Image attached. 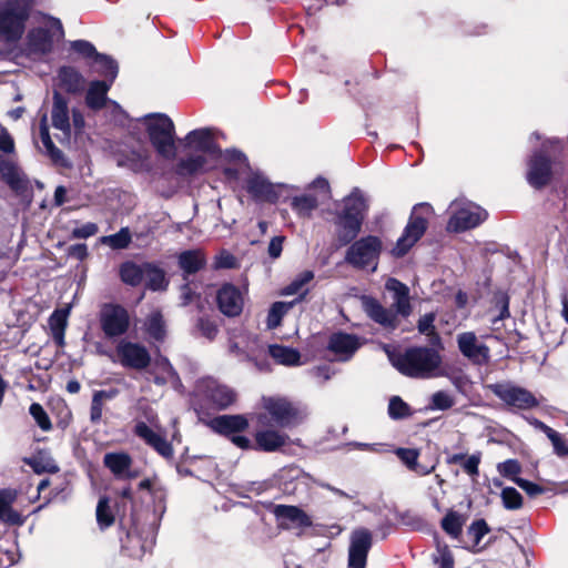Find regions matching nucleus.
Returning <instances> with one entry per match:
<instances>
[{
	"instance_id": "obj_37",
	"label": "nucleus",
	"mask_w": 568,
	"mask_h": 568,
	"mask_svg": "<svg viewBox=\"0 0 568 568\" xmlns=\"http://www.w3.org/2000/svg\"><path fill=\"white\" fill-rule=\"evenodd\" d=\"M270 356L278 364L285 366H298L301 365V354L297 349L273 344L268 345Z\"/></svg>"
},
{
	"instance_id": "obj_21",
	"label": "nucleus",
	"mask_w": 568,
	"mask_h": 568,
	"mask_svg": "<svg viewBox=\"0 0 568 568\" xmlns=\"http://www.w3.org/2000/svg\"><path fill=\"white\" fill-rule=\"evenodd\" d=\"M134 434L139 438L143 439L145 444L152 447L163 458L171 459L173 457L174 450L171 443L168 442L164 436L155 433L144 422L135 424Z\"/></svg>"
},
{
	"instance_id": "obj_35",
	"label": "nucleus",
	"mask_w": 568,
	"mask_h": 568,
	"mask_svg": "<svg viewBox=\"0 0 568 568\" xmlns=\"http://www.w3.org/2000/svg\"><path fill=\"white\" fill-rule=\"evenodd\" d=\"M14 500V494L10 490H0V520L9 525L21 526L24 517L17 510L11 508Z\"/></svg>"
},
{
	"instance_id": "obj_59",
	"label": "nucleus",
	"mask_w": 568,
	"mask_h": 568,
	"mask_svg": "<svg viewBox=\"0 0 568 568\" xmlns=\"http://www.w3.org/2000/svg\"><path fill=\"white\" fill-rule=\"evenodd\" d=\"M499 474L513 480L519 478L517 475L521 471V466L517 459H507L497 466Z\"/></svg>"
},
{
	"instance_id": "obj_51",
	"label": "nucleus",
	"mask_w": 568,
	"mask_h": 568,
	"mask_svg": "<svg viewBox=\"0 0 568 568\" xmlns=\"http://www.w3.org/2000/svg\"><path fill=\"white\" fill-rule=\"evenodd\" d=\"M395 454L409 470L419 473V469H422V467L417 462L419 456V452L417 449L397 448L395 450Z\"/></svg>"
},
{
	"instance_id": "obj_27",
	"label": "nucleus",
	"mask_w": 568,
	"mask_h": 568,
	"mask_svg": "<svg viewBox=\"0 0 568 568\" xmlns=\"http://www.w3.org/2000/svg\"><path fill=\"white\" fill-rule=\"evenodd\" d=\"M385 287L393 294V306L396 313L404 317L408 316L412 311L408 287L394 277L387 280Z\"/></svg>"
},
{
	"instance_id": "obj_53",
	"label": "nucleus",
	"mask_w": 568,
	"mask_h": 568,
	"mask_svg": "<svg viewBox=\"0 0 568 568\" xmlns=\"http://www.w3.org/2000/svg\"><path fill=\"white\" fill-rule=\"evenodd\" d=\"M455 405V398L445 390L435 392L430 397L428 409L447 410Z\"/></svg>"
},
{
	"instance_id": "obj_40",
	"label": "nucleus",
	"mask_w": 568,
	"mask_h": 568,
	"mask_svg": "<svg viewBox=\"0 0 568 568\" xmlns=\"http://www.w3.org/2000/svg\"><path fill=\"white\" fill-rule=\"evenodd\" d=\"M206 159L202 154H191L181 159L176 164V173L181 176H191L203 172Z\"/></svg>"
},
{
	"instance_id": "obj_10",
	"label": "nucleus",
	"mask_w": 568,
	"mask_h": 568,
	"mask_svg": "<svg viewBox=\"0 0 568 568\" xmlns=\"http://www.w3.org/2000/svg\"><path fill=\"white\" fill-rule=\"evenodd\" d=\"M487 388L506 405L518 409H531L539 405L538 399L530 390L511 383L489 384Z\"/></svg>"
},
{
	"instance_id": "obj_7",
	"label": "nucleus",
	"mask_w": 568,
	"mask_h": 568,
	"mask_svg": "<svg viewBox=\"0 0 568 568\" xmlns=\"http://www.w3.org/2000/svg\"><path fill=\"white\" fill-rule=\"evenodd\" d=\"M384 349L392 365L403 375L409 377L426 376V347H410L404 353H398L389 345H385Z\"/></svg>"
},
{
	"instance_id": "obj_57",
	"label": "nucleus",
	"mask_w": 568,
	"mask_h": 568,
	"mask_svg": "<svg viewBox=\"0 0 568 568\" xmlns=\"http://www.w3.org/2000/svg\"><path fill=\"white\" fill-rule=\"evenodd\" d=\"M29 413L43 432L52 429L50 417L39 403H32L29 407Z\"/></svg>"
},
{
	"instance_id": "obj_9",
	"label": "nucleus",
	"mask_w": 568,
	"mask_h": 568,
	"mask_svg": "<svg viewBox=\"0 0 568 568\" xmlns=\"http://www.w3.org/2000/svg\"><path fill=\"white\" fill-rule=\"evenodd\" d=\"M52 31L44 28L31 29L26 39V51L29 55H43L49 53L53 47V38H63L62 23L57 18H50Z\"/></svg>"
},
{
	"instance_id": "obj_34",
	"label": "nucleus",
	"mask_w": 568,
	"mask_h": 568,
	"mask_svg": "<svg viewBox=\"0 0 568 568\" xmlns=\"http://www.w3.org/2000/svg\"><path fill=\"white\" fill-rule=\"evenodd\" d=\"M113 82L106 80H95L89 85L85 95V103L92 110H101L106 103V94Z\"/></svg>"
},
{
	"instance_id": "obj_50",
	"label": "nucleus",
	"mask_w": 568,
	"mask_h": 568,
	"mask_svg": "<svg viewBox=\"0 0 568 568\" xmlns=\"http://www.w3.org/2000/svg\"><path fill=\"white\" fill-rule=\"evenodd\" d=\"M490 530L485 519H477L470 524L467 528L466 536L471 540V545L468 547L475 548L479 545L481 538Z\"/></svg>"
},
{
	"instance_id": "obj_30",
	"label": "nucleus",
	"mask_w": 568,
	"mask_h": 568,
	"mask_svg": "<svg viewBox=\"0 0 568 568\" xmlns=\"http://www.w3.org/2000/svg\"><path fill=\"white\" fill-rule=\"evenodd\" d=\"M52 125L69 135L71 131L68 101L58 91L53 92V105L51 111Z\"/></svg>"
},
{
	"instance_id": "obj_61",
	"label": "nucleus",
	"mask_w": 568,
	"mask_h": 568,
	"mask_svg": "<svg viewBox=\"0 0 568 568\" xmlns=\"http://www.w3.org/2000/svg\"><path fill=\"white\" fill-rule=\"evenodd\" d=\"M71 49L84 58L95 59L99 52L95 47L87 40H75L71 43Z\"/></svg>"
},
{
	"instance_id": "obj_16",
	"label": "nucleus",
	"mask_w": 568,
	"mask_h": 568,
	"mask_svg": "<svg viewBox=\"0 0 568 568\" xmlns=\"http://www.w3.org/2000/svg\"><path fill=\"white\" fill-rule=\"evenodd\" d=\"M425 203H419L414 206L413 214L408 224L406 225L402 236L397 240L396 245L392 250V254L396 257L404 256L409 248L417 242L426 230V220L423 217H414L417 210L422 209Z\"/></svg>"
},
{
	"instance_id": "obj_33",
	"label": "nucleus",
	"mask_w": 568,
	"mask_h": 568,
	"mask_svg": "<svg viewBox=\"0 0 568 568\" xmlns=\"http://www.w3.org/2000/svg\"><path fill=\"white\" fill-rule=\"evenodd\" d=\"M153 538L143 540L136 529L128 531L124 539H122V550L132 558H141L153 545Z\"/></svg>"
},
{
	"instance_id": "obj_23",
	"label": "nucleus",
	"mask_w": 568,
	"mask_h": 568,
	"mask_svg": "<svg viewBox=\"0 0 568 568\" xmlns=\"http://www.w3.org/2000/svg\"><path fill=\"white\" fill-rule=\"evenodd\" d=\"M246 189L257 201L275 203L280 197L277 187L257 173L248 178Z\"/></svg>"
},
{
	"instance_id": "obj_17",
	"label": "nucleus",
	"mask_w": 568,
	"mask_h": 568,
	"mask_svg": "<svg viewBox=\"0 0 568 568\" xmlns=\"http://www.w3.org/2000/svg\"><path fill=\"white\" fill-rule=\"evenodd\" d=\"M373 537L368 529L357 528L351 535L348 568H365Z\"/></svg>"
},
{
	"instance_id": "obj_22",
	"label": "nucleus",
	"mask_w": 568,
	"mask_h": 568,
	"mask_svg": "<svg viewBox=\"0 0 568 568\" xmlns=\"http://www.w3.org/2000/svg\"><path fill=\"white\" fill-rule=\"evenodd\" d=\"M273 514L283 528H290L291 525L308 528L313 525L311 517L297 506L276 505L274 506Z\"/></svg>"
},
{
	"instance_id": "obj_15",
	"label": "nucleus",
	"mask_w": 568,
	"mask_h": 568,
	"mask_svg": "<svg viewBox=\"0 0 568 568\" xmlns=\"http://www.w3.org/2000/svg\"><path fill=\"white\" fill-rule=\"evenodd\" d=\"M0 178L17 195H24L30 190L27 174L12 158L0 155Z\"/></svg>"
},
{
	"instance_id": "obj_63",
	"label": "nucleus",
	"mask_w": 568,
	"mask_h": 568,
	"mask_svg": "<svg viewBox=\"0 0 568 568\" xmlns=\"http://www.w3.org/2000/svg\"><path fill=\"white\" fill-rule=\"evenodd\" d=\"M399 521L414 530H419L424 526V520L413 510H406L399 515Z\"/></svg>"
},
{
	"instance_id": "obj_44",
	"label": "nucleus",
	"mask_w": 568,
	"mask_h": 568,
	"mask_svg": "<svg viewBox=\"0 0 568 568\" xmlns=\"http://www.w3.org/2000/svg\"><path fill=\"white\" fill-rule=\"evenodd\" d=\"M144 327L149 336L154 341L162 342L165 338V322L160 311H153L148 315Z\"/></svg>"
},
{
	"instance_id": "obj_42",
	"label": "nucleus",
	"mask_w": 568,
	"mask_h": 568,
	"mask_svg": "<svg viewBox=\"0 0 568 568\" xmlns=\"http://www.w3.org/2000/svg\"><path fill=\"white\" fill-rule=\"evenodd\" d=\"M92 68L95 73L104 77V80L109 82H114L119 72V67L115 60L102 53H99L93 60Z\"/></svg>"
},
{
	"instance_id": "obj_32",
	"label": "nucleus",
	"mask_w": 568,
	"mask_h": 568,
	"mask_svg": "<svg viewBox=\"0 0 568 568\" xmlns=\"http://www.w3.org/2000/svg\"><path fill=\"white\" fill-rule=\"evenodd\" d=\"M150 152L145 149L132 150L118 160L120 166H125L133 172H149L152 169Z\"/></svg>"
},
{
	"instance_id": "obj_24",
	"label": "nucleus",
	"mask_w": 568,
	"mask_h": 568,
	"mask_svg": "<svg viewBox=\"0 0 568 568\" xmlns=\"http://www.w3.org/2000/svg\"><path fill=\"white\" fill-rule=\"evenodd\" d=\"M209 425L215 433L230 437L244 432L248 427V420L243 415H221L211 419Z\"/></svg>"
},
{
	"instance_id": "obj_5",
	"label": "nucleus",
	"mask_w": 568,
	"mask_h": 568,
	"mask_svg": "<svg viewBox=\"0 0 568 568\" xmlns=\"http://www.w3.org/2000/svg\"><path fill=\"white\" fill-rule=\"evenodd\" d=\"M263 407L271 419L282 428H292L302 424L307 415V406L287 397H263Z\"/></svg>"
},
{
	"instance_id": "obj_54",
	"label": "nucleus",
	"mask_w": 568,
	"mask_h": 568,
	"mask_svg": "<svg viewBox=\"0 0 568 568\" xmlns=\"http://www.w3.org/2000/svg\"><path fill=\"white\" fill-rule=\"evenodd\" d=\"M503 506L508 510H517L523 507V496L514 487H505L500 494Z\"/></svg>"
},
{
	"instance_id": "obj_18",
	"label": "nucleus",
	"mask_w": 568,
	"mask_h": 568,
	"mask_svg": "<svg viewBox=\"0 0 568 568\" xmlns=\"http://www.w3.org/2000/svg\"><path fill=\"white\" fill-rule=\"evenodd\" d=\"M214 132L211 128L195 129L190 131L181 142L186 149L215 156L221 153V149L215 142Z\"/></svg>"
},
{
	"instance_id": "obj_38",
	"label": "nucleus",
	"mask_w": 568,
	"mask_h": 568,
	"mask_svg": "<svg viewBox=\"0 0 568 568\" xmlns=\"http://www.w3.org/2000/svg\"><path fill=\"white\" fill-rule=\"evenodd\" d=\"M62 87L70 93H78L84 89L85 80L73 67H62L59 70Z\"/></svg>"
},
{
	"instance_id": "obj_8",
	"label": "nucleus",
	"mask_w": 568,
	"mask_h": 568,
	"mask_svg": "<svg viewBox=\"0 0 568 568\" xmlns=\"http://www.w3.org/2000/svg\"><path fill=\"white\" fill-rule=\"evenodd\" d=\"M101 331L108 338L120 337L130 328L131 318L128 310L114 303H105L99 313Z\"/></svg>"
},
{
	"instance_id": "obj_64",
	"label": "nucleus",
	"mask_w": 568,
	"mask_h": 568,
	"mask_svg": "<svg viewBox=\"0 0 568 568\" xmlns=\"http://www.w3.org/2000/svg\"><path fill=\"white\" fill-rule=\"evenodd\" d=\"M548 438L552 444L554 453L558 457H567L568 456V444L561 434H559L558 432H555V433L550 434V436Z\"/></svg>"
},
{
	"instance_id": "obj_13",
	"label": "nucleus",
	"mask_w": 568,
	"mask_h": 568,
	"mask_svg": "<svg viewBox=\"0 0 568 568\" xmlns=\"http://www.w3.org/2000/svg\"><path fill=\"white\" fill-rule=\"evenodd\" d=\"M118 362L125 368L136 371L145 369L151 362V356L145 346L122 339L115 347Z\"/></svg>"
},
{
	"instance_id": "obj_47",
	"label": "nucleus",
	"mask_w": 568,
	"mask_h": 568,
	"mask_svg": "<svg viewBox=\"0 0 568 568\" xmlns=\"http://www.w3.org/2000/svg\"><path fill=\"white\" fill-rule=\"evenodd\" d=\"M24 463L30 466L36 474H54L59 471V466L50 456L38 455L31 458H26Z\"/></svg>"
},
{
	"instance_id": "obj_58",
	"label": "nucleus",
	"mask_w": 568,
	"mask_h": 568,
	"mask_svg": "<svg viewBox=\"0 0 568 568\" xmlns=\"http://www.w3.org/2000/svg\"><path fill=\"white\" fill-rule=\"evenodd\" d=\"M97 521L102 529L110 527L114 521V517L110 510L109 500L105 497L100 498L98 503Z\"/></svg>"
},
{
	"instance_id": "obj_56",
	"label": "nucleus",
	"mask_w": 568,
	"mask_h": 568,
	"mask_svg": "<svg viewBox=\"0 0 568 568\" xmlns=\"http://www.w3.org/2000/svg\"><path fill=\"white\" fill-rule=\"evenodd\" d=\"M388 415L392 419H402L410 415V408L400 397L393 396L388 404Z\"/></svg>"
},
{
	"instance_id": "obj_6",
	"label": "nucleus",
	"mask_w": 568,
	"mask_h": 568,
	"mask_svg": "<svg viewBox=\"0 0 568 568\" xmlns=\"http://www.w3.org/2000/svg\"><path fill=\"white\" fill-rule=\"evenodd\" d=\"M345 253V262L357 270H371L375 272L378 266L383 243L378 236L366 235L354 240L348 244Z\"/></svg>"
},
{
	"instance_id": "obj_39",
	"label": "nucleus",
	"mask_w": 568,
	"mask_h": 568,
	"mask_svg": "<svg viewBox=\"0 0 568 568\" xmlns=\"http://www.w3.org/2000/svg\"><path fill=\"white\" fill-rule=\"evenodd\" d=\"M144 263L138 264L133 261H125L120 265L119 276L121 281L130 286H139L143 282Z\"/></svg>"
},
{
	"instance_id": "obj_43",
	"label": "nucleus",
	"mask_w": 568,
	"mask_h": 568,
	"mask_svg": "<svg viewBox=\"0 0 568 568\" xmlns=\"http://www.w3.org/2000/svg\"><path fill=\"white\" fill-rule=\"evenodd\" d=\"M118 395L116 389L97 390L92 396L90 408V420L92 424H99L102 419L103 402L111 400Z\"/></svg>"
},
{
	"instance_id": "obj_60",
	"label": "nucleus",
	"mask_w": 568,
	"mask_h": 568,
	"mask_svg": "<svg viewBox=\"0 0 568 568\" xmlns=\"http://www.w3.org/2000/svg\"><path fill=\"white\" fill-rule=\"evenodd\" d=\"M434 564L440 565V568H453L454 558L447 546H440L437 542V551L433 555Z\"/></svg>"
},
{
	"instance_id": "obj_1",
	"label": "nucleus",
	"mask_w": 568,
	"mask_h": 568,
	"mask_svg": "<svg viewBox=\"0 0 568 568\" xmlns=\"http://www.w3.org/2000/svg\"><path fill=\"white\" fill-rule=\"evenodd\" d=\"M368 205L358 189L343 200V209L335 213L334 226L337 247L351 244L362 231Z\"/></svg>"
},
{
	"instance_id": "obj_28",
	"label": "nucleus",
	"mask_w": 568,
	"mask_h": 568,
	"mask_svg": "<svg viewBox=\"0 0 568 568\" xmlns=\"http://www.w3.org/2000/svg\"><path fill=\"white\" fill-rule=\"evenodd\" d=\"M103 464L116 478L128 479L135 476L131 471L132 458L126 453H108L103 457Z\"/></svg>"
},
{
	"instance_id": "obj_19",
	"label": "nucleus",
	"mask_w": 568,
	"mask_h": 568,
	"mask_svg": "<svg viewBox=\"0 0 568 568\" xmlns=\"http://www.w3.org/2000/svg\"><path fill=\"white\" fill-rule=\"evenodd\" d=\"M216 303L222 314L227 317H235L243 311L244 297L239 287L225 283L216 293Z\"/></svg>"
},
{
	"instance_id": "obj_29",
	"label": "nucleus",
	"mask_w": 568,
	"mask_h": 568,
	"mask_svg": "<svg viewBox=\"0 0 568 568\" xmlns=\"http://www.w3.org/2000/svg\"><path fill=\"white\" fill-rule=\"evenodd\" d=\"M288 436L284 433L274 429H264L255 434V446L256 450L272 453L281 449L286 445Z\"/></svg>"
},
{
	"instance_id": "obj_20",
	"label": "nucleus",
	"mask_w": 568,
	"mask_h": 568,
	"mask_svg": "<svg viewBox=\"0 0 568 568\" xmlns=\"http://www.w3.org/2000/svg\"><path fill=\"white\" fill-rule=\"evenodd\" d=\"M361 345V339L356 335L338 332L331 335L327 349L334 354L335 361L347 362Z\"/></svg>"
},
{
	"instance_id": "obj_31",
	"label": "nucleus",
	"mask_w": 568,
	"mask_h": 568,
	"mask_svg": "<svg viewBox=\"0 0 568 568\" xmlns=\"http://www.w3.org/2000/svg\"><path fill=\"white\" fill-rule=\"evenodd\" d=\"M143 281L145 288L152 292H163L169 286L165 271L153 262H144Z\"/></svg>"
},
{
	"instance_id": "obj_41",
	"label": "nucleus",
	"mask_w": 568,
	"mask_h": 568,
	"mask_svg": "<svg viewBox=\"0 0 568 568\" xmlns=\"http://www.w3.org/2000/svg\"><path fill=\"white\" fill-rule=\"evenodd\" d=\"M239 338L241 339L244 349L252 348L254 352L253 358H246V362L253 363L258 371H265L268 367V364L263 358L264 349L263 346L260 345L256 336L243 334Z\"/></svg>"
},
{
	"instance_id": "obj_62",
	"label": "nucleus",
	"mask_w": 568,
	"mask_h": 568,
	"mask_svg": "<svg viewBox=\"0 0 568 568\" xmlns=\"http://www.w3.org/2000/svg\"><path fill=\"white\" fill-rule=\"evenodd\" d=\"M229 353L235 356L240 362H246V358H253L254 352L252 348L244 349L241 339L229 342Z\"/></svg>"
},
{
	"instance_id": "obj_25",
	"label": "nucleus",
	"mask_w": 568,
	"mask_h": 568,
	"mask_svg": "<svg viewBox=\"0 0 568 568\" xmlns=\"http://www.w3.org/2000/svg\"><path fill=\"white\" fill-rule=\"evenodd\" d=\"M364 308L368 317L387 329H395L398 324L397 315L388 308H385L375 298H366Z\"/></svg>"
},
{
	"instance_id": "obj_14",
	"label": "nucleus",
	"mask_w": 568,
	"mask_h": 568,
	"mask_svg": "<svg viewBox=\"0 0 568 568\" xmlns=\"http://www.w3.org/2000/svg\"><path fill=\"white\" fill-rule=\"evenodd\" d=\"M456 339L458 351L473 365L484 366L489 363L490 349L478 339L474 332H463L457 335Z\"/></svg>"
},
{
	"instance_id": "obj_49",
	"label": "nucleus",
	"mask_w": 568,
	"mask_h": 568,
	"mask_svg": "<svg viewBox=\"0 0 568 568\" xmlns=\"http://www.w3.org/2000/svg\"><path fill=\"white\" fill-rule=\"evenodd\" d=\"M295 302H275L270 307L266 325L270 329H274L281 325L283 316L293 307Z\"/></svg>"
},
{
	"instance_id": "obj_46",
	"label": "nucleus",
	"mask_w": 568,
	"mask_h": 568,
	"mask_svg": "<svg viewBox=\"0 0 568 568\" xmlns=\"http://www.w3.org/2000/svg\"><path fill=\"white\" fill-rule=\"evenodd\" d=\"M100 242L112 250L128 248L132 242L129 227H121L119 232L100 237Z\"/></svg>"
},
{
	"instance_id": "obj_11",
	"label": "nucleus",
	"mask_w": 568,
	"mask_h": 568,
	"mask_svg": "<svg viewBox=\"0 0 568 568\" xmlns=\"http://www.w3.org/2000/svg\"><path fill=\"white\" fill-rule=\"evenodd\" d=\"M487 217L486 210L469 202L453 213L447 222L446 230L453 233H462L479 226Z\"/></svg>"
},
{
	"instance_id": "obj_48",
	"label": "nucleus",
	"mask_w": 568,
	"mask_h": 568,
	"mask_svg": "<svg viewBox=\"0 0 568 568\" xmlns=\"http://www.w3.org/2000/svg\"><path fill=\"white\" fill-rule=\"evenodd\" d=\"M291 206L300 216L308 217L318 206V201L314 195L303 194L300 196H294L292 199Z\"/></svg>"
},
{
	"instance_id": "obj_4",
	"label": "nucleus",
	"mask_w": 568,
	"mask_h": 568,
	"mask_svg": "<svg viewBox=\"0 0 568 568\" xmlns=\"http://www.w3.org/2000/svg\"><path fill=\"white\" fill-rule=\"evenodd\" d=\"M146 132L156 153L165 160H174L176 156L175 126L173 121L163 113L148 114Z\"/></svg>"
},
{
	"instance_id": "obj_55",
	"label": "nucleus",
	"mask_w": 568,
	"mask_h": 568,
	"mask_svg": "<svg viewBox=\"0 0 568 568\" xmlns=\"http://www.w3.org/2000/svg\"><path fill=\"white\" fill-rule=\"evenodd\" d=\"M494 306L499 311V314L493 320L496 324L498 321H504L510 316L509 312V296L506 292L498 291L494 294Z\"/></svg>"
},
{
	"instance_id": "obj_45",
	"label": "nucleus",
	"mask_w": 568,
	"mask_h": 568,
	"mask_svg": "<svg viewBox=\"0 0 568 568\" xmlns=\"http://www.w3.org/2000/svg\"><path fill=\"white\" fill-rule=\"evenodd\" d=\"M313 278H314L313 271H308V270L304 271V272L300 273L298 275H296V277L288 285H286L283 288L282 294L283 295L300 294V297L294 301L295 303L300 302L308 293L307 288L303 291L304 286L306 284H308Z\"/></svg>"
},
{
	"instance_id": "obj_36",
	"label": "nucleus",
	"mask_w": 568,
	"mask_h": 568,
	"mask_svg": "<svg viewBox=\"0 0 568 568\" xmlns=\"http://www.w3.org/2000/svg\"><path fill=\"white\" fill-rule=\"evenodd\" d=\"M465 518L455 510H449L442 519L440 527L453 539H456L464 547H468V542L462 538Z\"/></svg>"
},
{
	"instance_id": "obj_12",
	"label": "nucleus",
	"mask_w": 568,
	"mask_h": 568,
	"mask_svg": "<svg viewBox=\"0 0 568 568\" xmlns=\"http://www.w3.org/2000/svg\"><path fill=\"white\" fill-rule=\"evenodd\" d=\"M195 390L197 395L219 409L229 407L235 400V393L212 377L200 379Z\"/></svg>"
},
{
	"instance_id": "obj_26",
	"label": "nucleus",
	"mask_w": 568,
	"mask_h": 568,
	"mask_svg": "<svg viewBox=\"0 0 568 568\" xmlns=\"http://www.w3.org/2000/svg\"><path fill=\"white\" fill-rule=\"evenodd\" d=\"M178 265L182 271V277L187 281L189 277L206 265V257L202 250H186L178 255Z\"/></svg>"
},
{
	"instance_id": "obj_52",
	"label": "nucleus",
	"mask_w": 568,
	"mask_h": 568,
	"mask_svg": "<svg viewBox=\"0 0 568 568\" xmlns=\"http://www.w3.org/2000/svg\"><path fill=\"white\" fill-rule=\"evenodd\" d=\"M195 327L199 334L210 342L214 341L219 333L216 322L207 316L199 317Z\"/></svg>"
},
{
	"instance_id": "obj_3",
	"label": "nucleus",
	"mask_w": 568,
	"mask_h": 568,
	"mask_svg": "<svg viewBox=\"0 0 568 568\" xmlns=\"http://www.w3.org/2000/svg\"><path fill=\"white\" fill-rule=\"evenodd\" d=\"M31 6L28 0H7L0 3V41L14 43L26 30Z\"/></svg>"
},
{
	"instance_id": "obj_2",
	"label": "nucleus",
	"mask_w": 568,
	"mask_h": 568,
	"mask_svg": "<svg viewBox=\"0 0 568 568\" xmlns=\"http://www.w3.org/2000/svg\"><path fill=\"white\" fill-rule=\"evenodd\" d=\"M560 143L551 141L544 143L541 148L535 150L527 161L526 180L535 190H542L548 186L552 180L561 174L562 163L559 159Z\"/></svg>"
}]
</instances>
